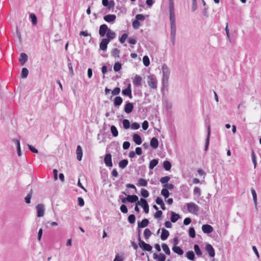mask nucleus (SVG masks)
<instances>
[{"mask_svg": "<svg viewBox=\"0 0 261 261\" xmlns=\"http://www.w3.org/2000/svg\"><path fill=\"white\" fill-rule=\"evenodd\" d=\"M152 234L151 231L148 228H146L144 231V236L146 240L148 239Z\"/></svg>", "mask_w": 261, "mask_h": 261, "instance_id": "47", "label": "nucleus"}, {"mask_svg": "<svg viewBox=\"0 0 261 261\" xmlns=\"http://www.w3.org/2000/svg\"><path fill=\"white\" fill-rule=\"evenodd\" d=\"M76 159L79 161H81L83 156V149L81 146L77 145L76 150Z\"/></svg>", "mask_w": 261, "mask_h": 261, "instance_id": "25", "label": "nucleus"}, {"mask_svg": "<svg viewBox=\"0 0 261 261\" xmlns=\"http://www.w3.org/2000/svg\"><path fill=\"white\" fill-rule=\"evenodd\" d=\"M210 136H211V126L210 125H208L207 128V135L205 139V143L204 146V151H206L208 150L210 141Z\"/></svg>", "mask_w": 261, "mask_h": 261, "instance_id": "10", "label": "nucleus"}, {"mask_svg": "<svg viewBox=\"0 0 261 261\" xmlns=\"http://www.w3.org/2000/svg\"><path fill=\"white\" fill-rule=\"evenodd\" d=\"M116 16L115 14H107L103 16L105 21L112 24L114 23L116 20Z\"/></svg>", "mask_w": 261, "mask_h": 261, "instance_id": "13", "label": "nucleus"}, {"mask_svg": "<svg viewBox=\"0 0 261 261\" xmlns=\"http://www.w3.org/2000/svg\"><path fill=\"white\" fill-rule=\"evenodd\" d=\"M149 223V220L146 218H144L141 222H138V228L140 229L144 228L147 226Z\"/></svg>", "mask_w": 261, "mask_h": 261, "instance_id": "24", "label": "nucleus"}, {"mask_svg": "<svg viewBox=\"0 0 261 261\" xmlns=\"http://www.w3.org/2000/svg\"><path fill=\"white\" fill-rule=\"evenodd\" d=\"M186 256L188 259L190 260L195 261V255L194 252L192 250L187 252Z\"/></svg>", "mask_w": 261, "mask_h": 261, "instance_id": "31", "label": "nucleus"}, {"mask_svg": "<svg viewBox=\"0 0 261 261\" xmlns=\"http://www.w3.org/2000/svg\"><path fill=\"white\" fill-rule=\"evenodd\" d=\"M139 247L144 251H151L152 247L149 244L146 243L144 241H140L138 243Z\"/></svg>", "mask_w": 261, "mask_h": 261, "instance_id": "6", "label": "nucleus"}, {"mask_svg": "<svg viewBox=\"0 0 261 261\" xmlns=\"http://www.w3.org/2000/svg\"><path fill=\"white\" fill-rule=\"evenodd\" d=\"M251 159H252V162L253 163L254 167V168H255L257 165V162H256V160L255 154L254 150H252V152H251Z\"/></svg>", "mask_w": 261, "mask_h": 261, "instance_id": "54", "label": "nucleus"}, {"mask_svg": "<svg viewBox=\"0 0 261 261\" xmlns=\"http://www.w3.org/2000/svg\"><path fill=\"white\" fill-rule=\"evenodd\" d=\"M128 222L131 224H134L136 221V217L134 214H130L128 217Z\"/></svg>", "mask_w": 261, "mask_h": 261, "instance_id": "51", "label": "nucleus"}, {"mask_svg": "<svg viewBox=\"0 0 261 261\" xmlns=\"http://www.w3.org/2000/svg\"><path fill=\"white\" fill-rule=\"evenodd\" d=\"M141 195L144 198H146L149 196V193L147 190L145 189H142L141 191Z\"/></svg>", "mask_w": 261, "mask_h": 261, "instance_id": "50", "label": "nucleus"}, {"mask_svg": "<svg viewBox=\"0 0 261 261\" xmlns=\"http://www.w3.org/2000/svg\"><path fill=\"white\" fill-rule=\"evenodd\" d=\"M123 128L125 129H128L130 127V122L128 119H123L122 120Z\"/></svg>", "mask_w": 261, "mask_h": 261, "instance_id": "45", "label": "nucleus"}, {"mask_svg": "<svg viewBox=\"0 0 261 261\" xmlns=\"http://www.w3.org/2000/svg\"><path fill=\"white\" fill-rule=\"evenodd\" d=\"M127 37L128 34L127 33L123 34L119 39L120 42L122 44L124 43Z\"/></svg>", "mask_w": 261, "mask_h": 261, "instance_id": "53", "label": "nucleus"}, {"mask_svg": "<svg viewBox=\"0 0 261 261\" xmlns=\"http://www.w3.org/2000/svg\"><path fill=\"white\" fill-rule=\"evenodd\" d=\"M116 33L112 31L111 29L108 32L107 34L106 35V38H105L106 40L110 42L111 40H113L116 38Z\"/></svg>", "mask_w": 261, "mask_h": 261, "instance_id": "18", "label": "nucleus"}, {"mask_svg": "<svg viewBox=\"0 0 261 261\" xmlns=\"http://www.w3.org/2000/svg\"><path fill=\"white\" fill-rule=\"evenodd\" d=\"M172 251L176 254H178V255H183L184 251L181 249V248L178 246H173Z\"/></svg>", "mask_w": 261, "mask_h": 261, "instance_id": "29", "label": "nucleus"}, {"mask_svg": "<svg viewBox=\"0 0 261 261\" xmlns=\"http://www.w3.org/2000/svg\"><path fill=\"white\" fill-rule=\"evenodd\" d=\"M120 210L121 212L124 214H126L128 212V209L126 205L122 204L120 207Z\"/></svg>", "mask_w": 261, "mask_h": 261, "instance_id": "60", "label": "nucleus"}, {"mask_svg": "<svg viewBox=\"0 0 261 261\" xmlns=\"http://www.w3.org/2000/svg\"><path fill=\"white\" fill-rule=\"evenodd\" d=\"M142 77L137 74H136L134 79L133 81V83L135 86H142Z\"/></svg>", "mask_w": 261, "mask_h": 261, "instance_id": "17", "label": "nucleus"}, {"mask_svg": "<svg viewBox=\"0 0 261 261\" xmlns=\"http://www.w3.org/2000/svg\"><path fill=\"white\" fill-rule=\"evenodd\" d=\"M29 70L25 68L24 67L21 70V72L20 74L21 78L22 79H25L27 78L28 74H29Z\"/></svg>", "mask_w": 261, "mask_h": 261, "instance_id": "37", "label": "nucleus"}, {"mask_svg": "<svg viewBox=\"0 0 261 261\" xmlns=\"http://www.w3.org/2000/svg\"><path fill=\"white\" fill-rule=\"evenodd\" d=\"M133 140L137 145H140L142 142V140L141 136L137 134L134 133L133 135Z\"/></svg>", "mask_w": 261, "mask_h": 261, "instance_id": "22", "label": "nucleus"}, {"mask_svg": "<svg viewBox=\"0 0 261 261\" xmlns=\"http://www.w3.org/2000/svg\"><path fill=\"white\" fill-rule=\"evenodd\" d=\"M161 194L164 197L165 199L168 198L170 194V192L168 190H167V189L164 188L161 190Z\"/></svg>", "mask_w": 261, "mask_h": 261, "instance_id": "48", "label": "nucleus"}, {"mask_svg": "<svg viewBox=\"0 0 261 261\" xmlns=\"http://www.w3.org/2000/svg\"><path fill=\"white\" fill-rule=\"evenodd\" d=\"M189 237L192 239L195 238L196 233L195 229L193 227H190L189 229Z\"/></svg>", "mask_w": 261, "mask_h": 261, "instance_id": "46", "label": "nucleus"}, {"mask_svg": "<svg viewBox=\"0 0 261 261\" xmlns=\"http://www.w3.org/2000/svg\"><path fill=\"white\" fill-rule=\"evenodd\" d=\"M37 216L38 217H43L44 215L45 207L43 204H38L36 205Z\"/></svg>", "mask_w": 261, "mask_h": 261, "instance_id": "8", "label": "nucleus"}, {"mask_svg": "<svg viewBox=\"0 0 261 261\" xmlns=\"http://www.w3.org/2000/svg\"><path fill=\"white\" fill-rule=\"evenodd\" d=\"M169 18L171 30H176L175 15L173 0H169Z\"/></svg>", "mask_w": 261, "mask_h": 261, "instance_id": "2", "label": "nucleus"}, {"mask_svg": "<svg viewBox=\"0 0 261 261\" xmlns=\"http://www.w3.org/2000/svg\"><path fill=\"white\" fill-rule=\"evenodd\" d=\"M170 177L168 176H166L164 177H162L160 181L162 184H166L168 183V182L170 180Z\"/></svg>", "mask_w": 261, "mask_h": 261, "instance_id": "55", "label": "nucleus"}, {"mask_svg": "<svg viewBox=\"0 0 261 261\" xmlns=\"http://www.w3.org/2000/svg\"><path fill=\"white\" fill-rule=\"evenodd\" d=\"M120 50L116 48H113L111 51V55L114 58H119Z\"/></svg>", "mask_w": 261, "mask_h": 261, "instance_id": "41", "label": "nucleus"}, {"mask_svg": "<svg viewBox=\"0 0 261 261\" xmlns=\"http://www.w3.org/2000/svg\"><path fill=\"white\" fill-rule=\"evenodd\" d=\"M187 209L190 213H196L199 211V207L193 202L187 203Z\"/></svg>", "mask_w": 261, "mask_h": 261, "instance_id": "7", "label": "nucleus"}, {"mask_svg": "<svg viewBox=\"0 0 261 261\" xmlns=\"http://www.w3.org/2000/svg\"><path fill=\"white\" fill-rule=\"evenodd\" d=\"M123 184V178L121 177V178L119 180H117L115 182V185L116 186V189L118 188L119 187L122 186V185Z\"/></svg>", "mask_w": 261, "mask_h": 261, "instance_id": "57", "label": "nucleus"}, {"mask_svg": "<svg viewBox=\"0 0 261 261\" xmlns=\"http://www.w3.org/2000/svg\"><path fill=\"white\" fill-rule=\"evenodd\" d=\"M149 126L148 122L147 120H145L142 124V127L143 130H146L148 129Z\"/></svg>", "mask_w": 261, "mask_h": 261, "instance_id": "64", "label": "nucleus"}, {"mask_svg": "<svg viewBox=\"0 0 261 261\" xmlns=\"http://www.w3.org/2000/svg\"><path fill=\"white\" fill-rule=\"evenodd\" d=\"M163 77L162 80L161 91L163 93L165 90H168V81L170 74V69L166 64L162 65Z\"/></svg>", "mask_w": 261, "mask_h": 261, "instance_id": "1", "label": "nucleus"}, {"mask_svg": "<svg viewBox=\"0 0 261 261\" xmlns=\"http://www.w3.org/2000/svg\"><path fill=\"white\" fill-rule=\"evenodd\" d=\"M122 94L123 96H128L129 98H132L131 84L129 83L127 84V87L122 91Z\"/></svg>", "mask_w": 261, "mask_h": 261, "instance_id": "9", "label": "nucleus"}, {"mask_svg": "<svg viewBox=\"0 0 261 261\" xmlns=\"http://www.w3.org/2000/svg\"><path fill=\"white\" fill-rule=\"evenodd\" d=\"M158 163L159 159H153L151 160L149 164V169L152 170L158 164Z\"/></svg>", "mask_w": 261, "mask_h": 261, "instance_id": "32", "label": "nucleus"}, {"mask_svg": "<svg viewBox=\"0 0 261 261\" xmlns=\"http://www.w3.org/2000/svg\"><path fill=\"white\" fill-rule=\"evenodd\" d=\"M251 193L252 195L253 200L255 207H256V208H257V194H256V193L253 188H252L251 189Z\"/></svg>", "mask_w": 261, "mask_h": 261, "instance_id": "36", "label": "nucleus"}, {"mask_svg": "<svg viewBox=\"0 0 261 261\" xmlns=\"http://www.w3.org/2000/svg\"><path fill=\"white\" fill-rule=\"evenodd\" d=\"M110 30V29L108 28V25L106 24H102L100 25L99 29V35L101 37H103L108 33V32Z\"/></svg>", "mask_w": 261, "mask_h": 261, "instance_id": "5", "label": "nucleus"}, {"mask_svg": "<svg viewBox=\"0 0 261 261\" xmlns=\"http://www.w3.org/2000/svg\"><path fill=\"white\" fill-rule=\"evenodd\" d=\"M143 63L145 66L148 67L150 64L149 58L147 56H144L143 57Z\"/></svg>", "mask_w": 261, "mask_h": 261, "instance_id": "49", "label": "nucleus"}, {"mask_svg": "<svg viewBox=\"0 0 261 261\" xmlns=\"http://www.w3.org/2000/svg\"><path fill=\"white\" fill-rule=\"evenodd\" d=\"M137 205H140L143 208L145 213H149V206L146 199L141 198L140 201L137 203Z\"/></svg>", "mask_w": 261, "mask_h": 261, "instance_id": "4", "label": "nucleus"}, {"mask_svg": "<svg viewBox=\"0 0 261 261\" xmlns=\"http://www.w3.org/2000/svg\"><path fill=\"white\" fill-rule=\"evenodd\" d=\"M169 231L168 230L164 228H162V233L160 237L162 241L166 240L169 237Z\"/></svg>", "mask_w": 261, "mask_h": 261, "instance_id": "20", "label": "nucleus"}, {"mask_svg": "<svg viewBox=\"0 0 261 261\" xmlns=\"http://www.w3.org/2000/svg\"><path fill=\"white\" fill-rule=\"evenodd\" d=\"M176 32V30H171L170 31L171 41L172 45H174V44H175Z\"/></svg>", "mask_w": 261, "mask_h": 261, "instance_id": "42", "label": "nucleus"}, {"mask_svg": "<svg viewBox=\"0 0 261 261\" xmlns=\"http://www.w3.org/2000/svg\"><path fill=\"white\" fill-rule=\"evenodd\" d=\"M31 197H32V190L31 191L30 193H29L27 195V196L25 197V198H24L25 202L26 203H27V204L30 203H31Z\"/></svg>", "mask_w": 261, "mask_h": 261, "instance_id": "58", "label": "nucleus"}, {"mask_svg": "<svg viewBox=\"0 0 261 261\" xmlns=\"http://www.w3.org/2000/svg\"><path fill=\"white\" fill-rule=\"evenodd\" d=\"M120 88L119 87H116L113 90H112V95L111 96V98L110 99H111L113 97V95H119V94L120 93Z\"/></svg>", "mask_w": 261, "mask_h": 261, "instance_id": "52", "label": "nucleus"}, {"mask_svg": "<svg viewBox=\"0 0 261 261\" xmlns=\"http://www.w3.org/2000/svg\"><path fill=\"white\" fill-rule=\"evenodd\" d=\"M194 195H197L198 197H199L201 195V190L199 188L196 187H195L193 191Z\"/></svg>", "mask_w": 261, "mask_h": 261, "instance_id": "59", "label": "nucleus"}, {"mask_svg": "<svg viewBox=\"0 0 261 261\" xmlns=\"http://www.w3.org/2000/svg\"><path fill=\"white\" fill-rule=\"evenodd\" d=\"M180 190L182 193L183 196L185 198H187L189 196L188 192H189V188L187 187V185H182L180 187Z\"/></svg>", "mask_w": 261, "mask_h": 261, "instance_id": "21", "label": "nucleus"}, {"mask_svg": "<svg viewBox=\"0 0 261 261\" xmlns=\"http://www.w3.org/2000/svg\"><path fill=\"white\" fill-rule=\"evenodd\" d=\"M153 258L158 261H165L166 257V256L163 253H160L159 255H158L157 253H154L153 254Z\"/></svg>", "mask_w": 261, "mask_h": 261, "instance_id": "26", "label": "nucleus"}, {"mask_svg": "<svg viewBox=\"0 0 261 261\" xmlns=\"http://www.w3.org/2000/svg\"><path fill=\"white\" fill-rule=\"evenodd\" d=\"M194 250L198 256H201L202 255V252L198 244H195L194 245Z\"/></svg>", "mask_w": 261, "mask_h": 261, "instance_id": "35", "label": "nucleus"}, {"mask_svg": "<svg viewBox=\"0 0 261 261\" xmlns=\"http://www.w3.org/2000/svg\"><path fill=\"white\" fill-rule=\"evenodd\" d=\"M109 42H110L105 38H102L99 43V50L106 51Z\"/></svg>", "mask_w": 261, "mask_h": 261, "instance_id": "15", "label": "nucleus"}, {"mask_svg": "<svg viewBox=\"0 0 261 261\" xmlns=\"http://www.w3.org/2000/svg\"><path fill=\"white\" fill-rule=\"evenodd\" d=\"M147 84L151 89L157 88L158 81L155 75L151 74L147 76Z\"/></svg>", "mask_w": 261, "mask_h": 261, "instance_id": "3", "label": "nucleus"}, {"mask_svg": "<svg viewBox=\"0 0 261 261\" xmlns=\"http://www.w3.org/2000/svg\"><path fill=\"white\" fill-rule=\"evenodd\" d=\"M122 64L119 62H116L114 65V70L115 72H119L122 69Z\"/></svg>", "mask_w": 261, "mask_h": 261, "instance_id": "40", "label": "nucleus"}, {"mask_svg": "<svg viewBox=\"0 0 261 261\" xmlns=\"http://www.w3.org/2000/svg\"><path fill=\"white\" fill-rule=\"evenodd\" d=\"M28 148L29 149V150L30 151H31L32 152L35 153H38V149L37 148H36L34 146H33L31 145H30V144H28Z\"/></svg>", "mask_w": 261, "mask_h": 261, "instance_id": "61", "label": "nucleus"}, {"mask_svg": "<svg viewBox=\"0 0 261 261\" xmlns=\"http://www.w3.org/2000/svg\"><path fill=\"white\" fill-rule=\"evenodd\" d=\"M159 142L155 137L151 138L150 142V146L153 149H156L159 146Z\"/></svg>", "mask_w": 261, "mask_h": 261, "instance_id": "27", "label": "nucleus"}, {"mask_svg": "<svg viewBox=\"0 0 261 261\" xmlns=\"http://www.w3.org/2000/svg\"><path fill=\"white\" fill-rule=\"evenodd\" d=\"M28 60V56L27 54L22 53L20 54V57L19 59V62L21 63V65L23 66Z\"/></svg>", "mask_w": 261, "mask_h": 261, "instance_id": "23", "label": "nucleus"}, {"mask_svg": "<svg viewBox=\"0 0 261 261\" xmlns=\"http://www.w3.org/2000/svg\"><path fill=\"white\" fill-rule=\"evenodd\" d=\"M128 163V161L127 159H123L119 162L118 165L119 168H120L122 169H123L127 166Z\"/></svg>", "mask_w": 261, "mask_h": 261, "instance_id": "33", "label": "nucleus"}, {"mask_svg": "<svg viewBox=\"0 0 261 261\" xmlns=\"http://www.w3.org/2000/svg\"><path fill=\"white\" fill-rule=\"evenodd\" d=\"M104 162L107 167H112L113 166L112 155L111 153H108L106 154L104 158Z\"/></svg>", "mask_w": 261, "mask_h": 261, "instance_id": "12", "label": "nucleus"}, {"mask_svg": "<svg viewBox=\"0 0 261 261\" xmlns=\"http://www.w3.org/2000/svg\"><path fill=\"white\" fill-rule=\"evenodd\" d=\"M137 186L146 187L147 186V181L144 178H140L138 180Z\"/></svg>", "mask_w": 261, "mask_h": 261, "instance_id": "44", "label": "nucleus"}, {"mask_svg": "<svg viewBox=\"0 0 261 261\" xmlns=\"http://www.w3.org/2000/svg\"><path fill=\"white\" fill-rule=\"evenodd\" d=\"M163 167L166 171H169L172 167L171 163L169 161H165L163 162Z\"/></svg>", "mask_w": 261, "mask_h": 261, "instance_id": "34", "label": "nucleus"}, {"mask_svg": "<svg viewBox=\"0 0 261 261\" xmlns=\"http://www.w3.org/2000/svg\"><path fill=\"white\" fill-rule=\"evenodd\" d=\"M110 129L112 136L114 137H117L118 135V132L116 127L115 125H112L111 126Z\"/></svg>", "mask_w": 261, "mask_h": 261, "instance_id": "38", "label": "nucleus"}, {"mask_svg": "<svg viewBox=\"0 0 261 261\" xmlns=\"http://www.w3.org/2000/svg\"><path fill=\"white\" fill-rule=\"evenodd\" d=\"M205 250L208 253L209 256L211 257H214L215 256V251L213 246L210 244L206 245L205 247Z\"/></svg>", "mask_w": 261, "mask_h": 261, "instance_id": "11", "label": "nucleus"}, {"mask_svg": "<svg viewBox=\"0 0 261 261\" xmlns=\"http://www.w3.org/2000/svg\"><path fill=\"white\" fill-rule=\"evenodd\" d=\"M30 18L33 25H35L37 23V18L34 13H31Z\"/></svg>", "mask_w": 261, "mask_h": 261, "instance_id": "43", "label": "nucleus"}, {"mask_svg": "<svg viewBox=\"0 0 261 261\" xmlns=\"http://www.w3.org/2000/svg\"><path fill=\"white\" fill-rule=\"evenodd\" d=\"M202 230L204 233H210L214 230L213 227L209 224H203L202 226Z\"/></svg>", "mask_w": 261, "mask_h": 261, "instance_id": "16", "label": "nucleus"}, {"mask_svg": "<svg viewBox=\"0 0 261 261\" xmlns=\"http://www.w3.org/2000/svg\"><path fill=\"white\" fill-rule=\"evenodd\" d=\"M162 247L166 254L168 255H170V254H171L170 250L168 246L166 244H165V243L162 244Z\"/></svg>", "mask_w": 261, "mask_h": 261, "instance_id": "39", "label": "nucleus"}, {"mask_svg": "<svg viewBox=\"0 0 261 261\" xmlns=\"http://www.w3.org/2000/svg\"><path fill=\"white\" fill-rule=\"evenodd\" d=\"M140 127L139 123L137 122H133L132 123L130 127L132 129L136 130L138 129Z\"/></svg>", "mask_w": 261, "mask_h": 261, "instance_id": "62", "label": "nucleus"}, {"mask_svg": "<svg viewBox=\"0 0 261 261\" xmlns=\"http://www.w3.org/2000/svg\"><path fill=\"white\" fill-rule=\"evenodd\" d=\"M133 109H134L133 103L128 101H127L126 102L125 105H124V111L126 114H130V113H132Z\"/></svg>", "mask_w": 261, "mask_h": 261, "instance_id": "14", "label": "nucleus"}, {"mask_svg": "<svg viewBox=\"0 0 261 261\" xmlns=\"http://www.w3.org/2000/svg\"><path fill=\"white\" fill-rule=\"evenodd\" d=\"M132 25L133 28L135 29H137L139 28L140 26V21H138L137 19H135L132 23Z\"/></svg>", "mask_w": 261, "mask_h": 261, "instance_id": "56", "label": "nucleus"}, {"mask_svg": "<svg viewBox=\"0 0 261 261\" xmlns=\"http://www.w3.org/2000/svg\"><path fill=\"white\" fill-rule=\"evenodd\" d=\"M129 202L130 203H138L139 198L136 195H127Z\"/></svg>", "mask_w": 261, "mask_h": 261, "instance_id": "30", "label": "nucleus"}, {"mask_svg": "<svg viewBox=\"0 0 261 261\" xmlns=\"http://www.w3.org/2000/svg\"><path fill=\"white\" fill-rule=\"evenodd\" d=\"M123 102V99L119 96H116L113 100L114 106L116 108H119Z\"/></svg>", "mask_w": 261, "mask_h": 261, "instance_id": "19", "label": "nucleus"}, {"mask_svg": "<svg viewBox=\"0 0 261 261\" xmlns=\"http://www.w3.org/2000/svg\"><path fill=\"white\" fill-rule=\"evenodd\" d=\"M164 189L168 190H172L174 188V185L172 184L167 183L163 185Z\"/></svg>", "mask_w": 261, "mask_h": 261, "instance_id": "63", "label": "nucleus"}, {"mask_svg": "<svg viewBox=\"0 0 261 261\" xmlns=\"http://www.w3.org/2000/svg\"><path fill=\"white\" fill-rule=\"evenodd\" d=\"M181 217L178 214H176L174 212H171L170 220L171 222L175 223Z\"/></svg>", "mask_w": 261, "mask_h": 261, "instance_id": "28", "label": "nucleus"}]
</instances>
